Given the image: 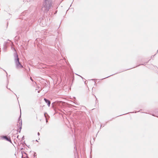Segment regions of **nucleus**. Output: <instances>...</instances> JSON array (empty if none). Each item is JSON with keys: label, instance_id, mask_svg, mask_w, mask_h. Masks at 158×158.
<instances>
[{"label": "nucleus", "instance_id": "f257e3e1", "mask_svg": "<svg viewBox=\"0 0 158 158\" xmlns=\"http://www.w3.org/2000/svg\"><path fill=\"white\" fill-rule=\"evenodd\" d=\"M13 49L15 51V52L14 53V56L16 68L18 69H22L23 68V66L19 62L18 55L16 52L15 49L14 48Z\"/></svg>", "mask_w": 158, "mask_h": 158}, {"label": "nucleus", "instance_id": "f03ea898", "mask_svg": "<svg viewBox=\"0 0 158 158\" xmlns=\"http://www.w3.org/2000/svg\"><path fill=\"white\" fill-rule=\"evenodd\" d=\"M52 5V0H45L42 7V10L44 12H48Z\"/></svg>", "mask_w": 158, "mask_h": 158}, {"label": "nucleus", "instance_id": "7ed1b4c3", "mask_svg": "<svg viewBox=\"0 0 158 158\" xmlns=\"http://www.w3.org/2000/svg\"><path fill=\"white\" fill-rule=\"evenodd\" d=\"M21 117V114H20V115L18 119V123H19V128L20 129L19 131V132L20 133L21 132V130L22 129V121L21 119H20Z\"/></svg>", "mask_w": 158, "mask_h": 158}, {"label": "nucleus", "instance_id": "20e7f679", "mask_svg": "<svg viewBox=\"0 0 158 158\" xmlns=\"http://www.w3.org/2000/svg\"><path fill=\"white\" fill-rule=\"evenodd\" d=\"M1 138L3 139H5L6 141H7L11 143V141L10 137H7L6 135H3L1 136Z\"/></svg>", "mask_w": 158, "mask_h": 158}, {"label": "nucleus", "instance_id": "39448f33", "mask_svg": "<svg viewBox=\"0 0 158 158\" xmlns=\"http://www.w3.org/2000/svg\"><path fill=\"white\" fill-rule=\"evenodd\" d=\"M44 100L45 101V102L47 103L48 106L49 107L50 105V104H51L50 101L48 99L46 98H44Z\"/></svg>", "mask_w": 158, "mask_h": 158}, {"label": "nucleus", "instance_id": "423d86ee", "mask_svg": "<svg viewBox=\"0 0 158 158\" xmlns=\"http://www.w3.org/2000/svg\"><path fill=\"white\" fill-rule=\"evenodd\" d=\"M46 114L47 115H48V114L46 113H45L44 114V116L46 118V123H47L48 122V120L46 117Z\"/></svg>", "mask_w": 158, "mask_h": 158}, {"label": "nucleus", "instance_id": "0eeeda50", "mask_svg": "<svg viewBox=\"0 0 158 158\" xmlns=\"http://www.w3.org/2000/svg\"><path fill=\"white\" fill-rule=\"evenodd\" d=\"M36 153L35 152H34V155H33V156H34V157H35V158H36Z\"/></svg>", "mask_w": 158, "mask_h": 158}, {"label": "nucleus", "instance_id": "6e6552de", "mask_svg": "<svg viewBox=\"0 0 158 158\" xmlns=\"http://www.w3.org/2000/svg\"><path fill=\"white\" fill-rule=\"evenodd\" d=\"M52 105L53 108H54L55 102H53L52 104Z\"/></svg>", "mask_w": 158, "mask_h": 158}, {"label": "nucleus", "instance_id": "1a4fd4ad", "mask_svg": "<svg viewBox=\"0 0 158 158\" xmlns=\"http://www.w3.org/2000/svg\"><path fill=\"white\" fill-rule=\"evenodd\" d=\"M114 75V74H112V75H110V76H108V77H105V78H103V79H101V80H103V79H105V78H108V77H110V76H112V75Z\"/></svg>", "mask_w": 158, "mask_h": 158}, {"label": "nucleus", "instance_id": "9d476101", "mask_svg": "<svg viewBox=\"0 0 158 158\" xmlns=\"http://www.w3.org/2000/svg\"><path fill=\"white\" fill-rule=\"evenodd\" d=\"M30 80H31L32 81H33V80L32 79V77H30Z\"/></svg>", "mask_w": 158, "mask_h": 158}, {"label": "nucleus", "instance_id": "9b49d317", "mask_svg": "<svg viewBox=\"0 0 158 158\" xmlns=\"http://www.w3.org/2000/svg\"><path fill=\"white\" fill-rule=\"evenodd\" d=\"M48 25V24H47H47H44V26H44V25H46V26H47Z\"/></svg>", "mask_w": 158, "mask_h": 158}, {"label": "nucleus", "instance_id": "f8f14e48", "mask_svg": "<svg viewBox=\"0 0 158 158\" xmlns=\"http://www.w3.org/2000/svg\"><path fill=\"white\" fill-rule=\"evenodd\" d=\"M37 135H40V133L39 132H38V133H37Z\"/></svg>", "mask_w": 158, "mask_h": 158}, {"label": "nucleus", "instance_id": "ddd939ff", "mask_svg": "<svg viewBox=\"0 0 158 158\" xmlns=\"http://www.w3.org/2000/svg\"><path fill=\"white\" fill-rule=\"evenodd\" d=\"M84 83L85 84H86V81H85L84 82Z\"/></svg>", "mask_w": 158, "mask_h": 158}, {"label": "nucleus", "instance_id": "4468645a", "mask_svg": "<svg viewBox=\"0 0 158 158\" xmlns=\"http://www.w3.org/2000/svg\"><path fill=\"white\" fill-rule=\"evenodd\" d=\"M80 76V77H81L82 79H83V78L81 76Z\"/></svg>", "mask_w": 158, "mask_h": 158}, {"label": "nucleus", "instance_id": "2eb2a0df", "mask_svg": "<svg viewBox=\"0 0 158 158\" xmlns=\"http://www.w3.org/2000/svg\"><path fill=\"white\" fill-rule=\"evenodd\" d=\"M145 64H146V63H144V64H142L141 65H145Z\"/></svg>", "mask_w": 158, "mask_h": 158}, {"label": "nucleus", "instance_id": "dca6fc26", "mask_svg": "<svg viewBox=\"0 0 158 158\" xmlns=\"http://www.w3.org/2000/svg\"><path fill=\"white\" fill-rule=\"evenodd\" d=\"M91 80H95V79H91Z\"/></svg>", "mask_w": 158, "mask_h": 158}, {"label": "nucleus", "instance_id": "f3484780", "mask_svg": "<svg viewBox=\"0 0 158 158\" xmlns=\"http://www.w3.org/2000/svg\"><path fill=\"white\" fill-rule=\"evenodd\" d=\"M106 124H104L103 125V127H104Z\"/></svg>", "mask_w": 158, "mask_h": 158}, {"label": "nucleus", "instance_id": "a211bd4d", "mask_svg": "<svg viewBox=\"0 0 158 158\" xmlns=\"http://www.w3.org/2000/svg\"><path fill=\"white\" fill-rule=\"evenodd\" d=\"M19 135H18V136H17V138H18V137H19Z\"/></svg>", "mask_w": 158, "mask_h": 158}, {"label": "nucleus", "instance_id": "6ab92c4d", "mask_svg": "<svg viewBox=\"0 0 158 158\" xmlns=\"http://www.w3.org/2000/svg\"><path fill=\"white\" fill-rule=\"evenodd\" d=\"M24 138V136H23L22 139H23Z\"/></svg>", "mask_w": 158, "mask_h": 158}, {"label": "nucleus", "instance_id": "aec40b11", "mask_svg": "<svg viewBox=\"0 0 158 158\" xmlns=\"http://www.w3.org/2000/svg\"><path fill=\"white\" fill-rule=\"evenodd\" d=\"M40 91H38V93H40Z\"/></svg>", "mask_w": 158, "mask_h": 158}, {"label": "nucleus", "instance_id": "412c9836", "mask_svg": "<svg viewBox=\"0 0 158 158\" xmlns=\"http://www.w3.org/2000/svg\"><path fill=\"white\" fill-rule=\"evenodd\" d=\"M36 141H37V142L38 141H37V140H36Z\"/></svg>", "mask_w": 158, "mask_h": 158}, {"label": "nucleus", "instance_id": "4be33fe9", "mask_svg": "<svg viewBox=\"0 0 158 158\" xmlns=\"http://www.w3.org/2000/svg\"><path fill=\"white\" fill-rule=\"evenodd\" d=\"M153 57V56H151V58Z\"/></svg>", "mask_w": 158, "mask_h": 158}, {"label": "nucleus", "instance_id": "5701e85b", "mask_svg": "<svg viewBox=\"0 0 158 158\" xmlns=\"http://www.w3.org/2000/svg\"><path fill=\"white\" fill-rule=\"evenodd\" d=\"M102 125H101V127H102Z\"/></svg>", "mask_w": 158, "mask_h": 158}, {"label": "nucleus", "instance_id": "b1692460", "mask_svg": "<svg viewBox=\"0 0 158 158\" xmlns=\"http://www.w3.org/2000/svg\"><path fill=\"white\" fill-rule=\"evenodd\" d=\"M27 158H29L28 157H27Z\"/></svg>", "mask_w": 158, "mask_h": 158}, {"label": "nucleus", "instance_id": "393cba45", "mask_svg": "<svg viewBox=\"0 0 158 158\" xmlns=\"http://www.w3.org/2000/svg\"><path fill=\"white\" fill-rule=\"evenodd\" d=\"M158 50H157V52H158Z\"/></svg>", "mask_w": 158, "mask_h": 158}]
</instances>
